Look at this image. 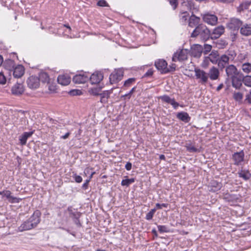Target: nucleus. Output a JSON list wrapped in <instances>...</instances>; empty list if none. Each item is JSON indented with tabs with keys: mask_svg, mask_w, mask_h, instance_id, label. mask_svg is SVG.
I'll return each instance as SVG.
<instances>
[{
	"mask_svg": "<svg viewBox=\"0 0 251 251\" xmlns=\"http://www.w3.org/2000/svg\"><path fill=\"white\" fill-rule=\"evenodd\" d=\"M210 30L203 24L197 26L191 34L192 38H199L201 41L206 42L210 39Z\"/></svg>",
	"mask_w": 251,
	"mask_h": 251,
	"instance_id": "f257e3e1",
	"label": "nucleus"
},
{
	"mask_svg": "<svg viewBox=\"0 0 251 251\" xmlns=\"http://www.w3.org/2000/svg\"><path fill=\"white\" fill-rule=\"evenodd\" d=\"M196 79L202 85H205L209 81L207 73L203 70L196 68L194 69Z\"/></svg>",
	"mask_w": 251,
	"mask_h": 251,
	"instance_id": "f03ea898",
	"label": "nucleus"
},
{
	"mask_svg": "<svg viewBox=\"0 0 251 251\" xmlns=\"http://www.w3.org/2000/svg\"><path fill=\"white\" fill-rule=\"evenodd\" d=\"M189 50L187 49H178L175 52L172 57L173 62H182L187 60Z\"/></svg>",
	"mask_w": 251,
	"mask_h": 251,
	"instance_id": "7ed1b4c3",
	"label": "nucleus"
},
{
	"mask_svg": "<svg viewBox=\"0 0 251 251\" xmlns=\"http://www.w3.org/2000/svg\"><path fill=\"white\" fill-rule=\"evenodd\" d=\"M124 74V71L123 69L119 68L115 70L110 74L109 76V82L111 84H116L121 81Z\"/></svg>",
	"mask_w": 251,
	"mask_h": 251,
	"instance_id": "20e7f679",
	"label": "nucleus"
},
{
	"mask_svg": "<svg viewBox=\"0 0 251 251\" xmlns=\"http://www.w3.org/2000/svg\"><path fill=\"white\" fill-rule=\"evenodd\" d=\"M219 53L217 51L213 50L208 56L205 57L202 63V67L206 68L208 66L209 61H210L213 64H216L220 58Z\"/></svg>",
	"mask_w": 251,
	"mask_h": 251,
	"instance_id": "39448f33",
	"label": "nucleus"
},
{
	"mask_svg": "<svg viewBox=\"0 0 251 251\" xmlns=\"http://www.w3.org/2000/svg\"><path fill=\"white\" fill-rule=\"evenodd\" d=\"M243 25V22L237 18H233L230 19L229 21L226 24V27L229 29L234 32H238L239 29L241 28Z\"/></svg>",
	"mask_w": 251,
	"mask_h": 251,
	"instance_id": "423d86ee",
	"label": "nucleus"
},
{
	"mask_svg": "<svg viewBox=\"0 0 251 251\" xmlns=\"http://www.w3.org/2000/svg\"><path fill=\"white\" fill-rule=\"evenodd\" d=\"M181 9H185L186 11H194L197 12L199 9L195 6L194 2L192 0H181Z\"/></svg>",
	"mask_w": 251,
	"mask_h": 251,
	"instance_id": "0eeeda50",
	"label": "nucleus"
},
{
	"mask_svg": "<svg viewBox=\"0 0 251 251\" xmlns=\"http://www.w3.org/2000/svg\"><path fill=\"white\" fill-rule=\"evenodd\" d=\"M226 73L227 76L229 78H233L237 75H242V73L238 70L236 66L231 64L226 66Z\"/></svg>",
	"mask_w": 251,
	"mask_h": 251,
	"instance_id": "6e6552de",
	"label": "nucleus"
},
{
	"mask_svg": "<svg viewBox=\"0 0 251 251\" xmlns=\"http://www.w3.org/2000/svg\"><path fill=\"white\" fill-rule=\"evenodd\" d=\"M202 20L204 23L211 25H215L218 23L217 17L209 13L201 14Z\"/></svg>",
	"mask_w": 251,
	"mask_h": 251,
	"instance_id": "1a4fd4ad",
	"label": "nucleus"
},
{
	"mask_svg": "<svg viewBox=\"0 0 251 251\" xmlns=\"http://www.w3.org/2000/svg\"><path fill=\"white\" fill-rule=\"evenodd\" d=\"M41 213L39 210H35L32 216L28 219L33 226L35 228L41 221Z\"/></svg>",
	"mask_w": 251,
	"mask_h": 251,
	"instance_id": "9d476101",
	"label": "nucleus"
},
{
	"mask_svg": "<svg viewBox=\"0 0 251 251\" xmlns=\"http://www.w3.org/2000/svg\"><path fill=\"white\" fill-rule=\"evenodd\" d=\"M155 66L156 68L162 74H165L166 71H168L167 67L168 63L166 60L162 59H159L155 61Z\"/></svg>",
	"mask_w": 251,
	"mask_h": 251,
	"instance_id": "9b49d317",
	"label": "nucleus"
},
{
	"mask_svg": "<svg viewBox=\"0 0 251 251\" xmlns=\"http://www.w3.org/2000/svg\"><path fill=\"white\" fill-rule=\"evenodd\" d=\"M0 195L5 197L10 203H18L22 200V199L11 196V192L9 190H4L0 192Z\"/></svg>",
	"mask_w": 251,
	"mask_h": 251,
	"instance_id": "f8f14e48",
	"label": "nucleus"
},
{
	"mask_svg": "<svg viewBox=\"0 0 251 251\" xmlns=\"http://www.w3.org/2000/svg\"><path fill=\"white\" fill-rule=\"evenodd\" d=\"M89 79V75L86 73L78 74L75 75L73 78V82L75 84L84 83Z\"/></svg>",
	"mask_w": 251,
	"mask_h": 251,
	"instance_id": "ddd939ff",
	"label": "nucleus"
},
{
	"mask_svg": "<svg viewBox=\"0 0 251 251\" xmlns=\"http://www.w3.org/2000/svg\"><path fill=\"white\" fill-rule=\"evenodd\" d=\"M103 75L101 72H95L89 76V80L92 84H96L99 83L103 79Z\"/></svg>",
	"mask_w": 251,
	"mask_h": 251,
	"instance_id": "4468645a",
	"label": "nucleus"
},
{
	"mask_svg": "<svg viewBox=\"0 0 251 251\" xmlns=\"http://www.w3.org/2000/svg\"><path fill=\"white\" fill-rule=\"evenodd\" d=\"M229 58L227 55L226 54L221 55L217 63L219 69L223 71L224 68H226V66L229 65Z\"/></svg>",
	"mask_w": 251,
	"mask_h": 251,
	"instance_id": "2eb2a0df",
	"label": "nucleus"
},
{
	"mask_svg": "<svg viewBox=\"0 0 251 251\" xmlns=\"http://www.w3.org/2000/svg\"><path fill=\"white\" fill-rule=\"evenodd\" d=\"M245 153L243 150L239 152H234L232 155V159L234 161V164L236 166L239 165L244 160Z\"/></svg>",
	"mask_w": 251,
	"mask_h": 251,
	"instance_id": "dca6fc26",
	"label": "nucleus"
},
{
	"mask_svg": "<svg viewBox=\"0 0 251 251\" xmlns=\"http://www.w3.org/2000/svg\"><path fill=\"white\" fill-rule=\"evenodd\" d=\"M194 11H192V14L189 17V18L188 21V26L191 28H193L194 27H196L199 25L200 24L201 18L199 17L196 16L194 13Z\"/></svg>",
	"mask_w": 251,
	"mask_h": 251,
	"instance_id": "f3484780",
	"label": "nucleus"
},
{
	"mask_svg": "<svg viewBox=\"0 0 251 251\" xmlns=\"http://www.w3.org/2000/svg\"><path fill=\"white\" fill-rule=\"evenodd\" d=\"M225 27L223 25H219L215 28L212 32H211L210 39L215 40L219 38L225 32Z\"/></svg>",
	"mask_w": 251,
	"mask_h": 251,
	"instance_id": "a211bd4d",
	"label": "nucleus"
},
{
	"mask_svg": "<svg viewBox=\"0 0 251 251\" xmlns=\"http://www.w3.org/2000/svg\"><path fill=\"white\" fill-rule=\"evenodd\" d=\"M243 77L244 75L242 74L241 75H237L230 78L232 87L235 88L236 89H240L242 86Z\"/></svg>",
	"mask_w": 251,
	"mask_h": 251,
	"instance_id": "6ab92c4d",
	"label": "nucleus"
},
{
	"mask_svg": "<svg viewBox=\"0 0 251 251\" xmlns=\"http://www.w3.org/2000/svg\"><path fill=\"white\" fill-rule=\"evenodd\" d=\"M208 79L211 80H215L219 79L220 76V71L216 67H212L207 73Z\"/></svg>",
	"mask_w": 251,
	"mask_h": 251,
	"instance_id": "aec40b11",
	"label": "nucleus"
},
{
	"mask_svg": "<svg viewBox=\"0 0 251 251\" xmlns=\"http://www.w3.org/2000/svg\"><path fill=\"white\" fill-rule=\"evenodd\" d=\"M27 84L29 88L36 89L39 86V79L35 76H30L27 80Z\"/></svg>",
	"mask_w": 251,
	"mask_h": 251,
	"instance_id": "412c9836",
	"label": "nucleus"
},
{
	"mask_svg": "<svg viewBox=\"0 0 251 251\" xmlns=\"http://www.w3.org/2000/svg\"><path fill=\"white\" fill-rule=\"evenodd\" d=\"M11 72L13 73L14 77L20 78L25 73V68L23 65H18L17 66H15Z\"/></svg>",
	"mask_w": 251,
	"mask_h": 251,
	"instance_id": "4be33fe9",
	"label": "nucleus"
},
{
	"mask_svg": "<svg viewBox=\"0 0 251 251\" xmlns=\"http://www.w3.org/2000/svg\"><path fill=\"white\" fill-rule=\"evenodd\" d=\"M71 78L67 74L59 75L57 77L58 83L62 85L66 86L71 82Z\"/></svg>",
	"mask_w": 251,
	"mask_h": 251,
	"instance_id": "5701e85b",
	"label": "nucleus"
},
{
	"mask_svg": "<svg viewBox=\"0 0 251 251\" xmlns=\"http://www.w3.org/2000/svg\"><path fill=\"white\" fill-rule=\"evenodd\" d=\"M11 91L12 93L14 95H20L24 91V86L22 83H17L12 87Z\"/></svg>",
	"mask_w": 251,
	"mask_h": 251,
	"instance_id": "b1692460",
	"label": "nucleus"
},
{
	"mask_svg": "<svg viewBox=\"0 0 251 251\" xmlns=\"http://www.w3.org/2000/svg\"><path fill=\"white\" fill-rule=\"evenodd\" d=\"M112 90L113 89H111L110 90L104 91L100 93L99 96H100V101L101 103H106L108 102V99L112 92Z\"/></svg>",
	"mask_w": 251,
	"mask_h": 251,
	"instance_id": "393cba45",
	"label": "nucleus"
},
{
	"mask_svg": "<svg viewBox=\"0 0 251 251\" xmlns=\"http://www.w3.org/2000/svg\"><path fill=\"white\" fill-rule=\"evenodd\" d=\"M240 33L245 36L251 35V24H245L242 25L240 30Z\"/></svg>",
	"mask_w": 251,
	"mask_h": 251,
	"instance_id": "a878e982",
	"label": "nucleus"
},
{
	"mask_svg": "<svg viewBox=\"0 0 251 251\" xmlns=\"http://www.w3.org/2000/svg\"><path fill=\"white\" fill-rule=\"evenodd\" d=\"M189 16L188 12L185 9H181L179 14V21L183 24H186Z\"/></svg>",
	"mask_w": 251,
	"mask_h": 251,
	"instance_id": "bb28decb",
	"label": "nucleus"
},
{
	"mask_svg": "<svg viewBox=\"0 0 251 251\" xmlns=\"http://www.w3.org/2000/svg\"><path fill=\"white\" fill-rule=\"evenodd\" d=\"M176 118L185 123H188L191 120L189 114L185 112H178L176 115Z\"/></svg>",
	"mask_w": 251,
	"mask_h": 251,
	"instance_id": "cd10ccee",
	"label": "nucleus"
},
{
	"mask_svg": "<svg viewBox=\"0 0 251 251\" xmlns=\"http://www.w3.org/2000/svg\"><path fill=\"white\" fill-rule=\"evenodd\" d=\"M33 134V131L25 132L20 136L19 140L21 145H25L26 143L27 139L31 136Z\"/></svg>",
	"mask_w": 251,
	"mask_h": 251,
	"instance_id": "c85d7f7f",
	"label": "nucleus"
},
{
	"mask_svg": "<svg viewBox=\"0 0 251 251\" xmlns=\"http://www.w3.org/2000/svg\"><path fill=\"white\" fill-rule=\"evenodd\" d=\"M3 67L4 68L10 72L13 70L15 67V63L14 61L12 59H6L3 61Z\"/></svg>",
	"mask_w": 251,
	"mask_h": 251,
	"instance_id": "c756f323",
	"label": "nucleus"
},
{
	"mask_svg": "<svg viewBox=\"0 0 251 251\" xmlns=\"http://www.w3.org/2000/svg\"><path fill=\"white\" fill-rule=\"evenodd\" d=\"M34 227L31 225V224L29 222V220H27L26 221L24 222L19 227L18 229L20 231H24L25 230H30L31 229L34 228Z\"/></svg>",
	"mask_w": 251,
	"mask_h": 251,
	"instance_id": "7c9ffc66",
	"label": "nucleus"
},
{
	"mask_svg": "<svg viewBox=\"0 0 251 251\" xmlns=\"http://www.w3.org/2000/svg\"><path fill=\"white\" fill-rule=\"evenodd\" d=\"M239 177L242 178L244 180L247 181L251 178V173L249 170H241L238 172Z\"/></svg>",
	"mask_w": 251,
	"mask_h": 251,
	"instance_id": "2f4dec72",
	"label": "nucleus"
},
{
	"mask_svg": "<svg viewBox=\"0 0 251 251\" xmlns=\"http://www.w3.org/2000/svg\"><path fill=\"white\" fill-rule=\"evenodd\" d=\"M211 189H209L210 191L214 192H217L220 190L222 187V184L220 182L217 181L216 180H212L211 183Z\"/></svg>",
	"mask_w": 251,
	"mask_h": 251,
	"instance_id": "473e14b6",
	"label": "nucleus"
},
{
	"mask_svg": "<svg viewBox=\"0 0 251 251\" xmlns=\"http://www.w3.org/2000/svg\"><path fill=\"white\" fill-rule=\"evenodd\" d=\"M136 80V78L135 77L129 78L124 82V84L122 87L124 90L127 89L129 87H131L134 84Z\"/></svg>",
	"mask_w": 251,
	"mask_h": 251,
	"instance_id": "72a5a7b5",
	"label": "nucleus"
},
{
	"mask_svg": "<svg viewBox=\"0 0 251 251\" xmlns=\"http://www.w3.org/2000/svg\"><path fill=\"white\" fill-rule=\"evenodd\" d=\"M202 53V48L200 45H197L193 48L192 55L195 57H200Z\"/></svg>",
	"mask_w": 251,
	"mask_h": 251,
	"instance_id": "f704fd0d",
	"label": "nucleus"
},
{
	"mask_svg": "<svg viewBox=\"0 0 251 251\" xmlns=\"http://www.w3.org/2000/svg\"><path fill=\"white\" fill-rule=\"evenodd\" d=\"M185 147L186 148L187 151L190 152H200V150L195 148L193 145L192 143H191L190 141L185 144Z\"/></svg>",
	"mask_w": 251,
	"mask_h": 251,
	"instance_id": "c9c22d12",
	"label": "nucleus"
},
{
	"mask_svg": "<svg viewBox=\"0 0 251 251\" xmlns=\"http://www.w3.org/2000/svg\"><path fill=\"white\" fill-rule=\"evenodd\" d=\"M251 4V1H246L245 2L242 3L237 7V11L239 12H241L242 11L248 9Z\"/></svg>",
	"mask_w": 251,
	"mask_h": 251,
	"instance_id": "e433bc0d",
	"label": "nucleus"
},
{
	"mask_svg": "<svg viewBox=\"0 0 251 251\" xmlns=\"http://www.w3.org/2000/svg\"><path fill=\"white\" fill-rule=\"evenodd\" d=\"M241 69L243 72L246 74H250L251 73V63L249 62L244 63L242 64Z\"/></svg>",
	"mask_w": 251,
	"mask_h": 251,
	"instance_id": "4c0bfd02",
	"label": "nucleus"
},
{
	"mask_svg": "<svg viewBox=\"0 0 251 251\" xmlns=\"http://www.w3.org/2000/svg\"><path fill=\"white\" fill-rule=\"evenodd\" d=\"M233 98L235 101L240 102L243 98V93L240 92L235 91L233 93Z\"/></svg>",
	"mask_w": 251,
	"mask_h": 251,
	"instance_id": "58836bf2",
	"label": "nucleus"
},
{
	"mask_svg": "<svg viewBox=\"0 0 251 251\" xmlns=\"http://www.w3.org/2000/svg\"><path fill=\"white\" fill-rule=\"evenodd\" d=\"M38 79H39V81H41L44 83H48L49 81V76L47 73L43 72L40 74Z\"/></svg>",
	"mask_w": 251,
	"mask_h": 251,
	"instance_id": "ea45409f",
	"label": "nucleus"
},
{
	"mask_svg": "<svg viewBox=\"0 0 251 251\" xmlns=\"http://www.w3.org/2000/svg\"><path fill=\"white\" fill-rule=\"evenodd\" d=\"M136 86L133 87L129 92L124 95H122L121 97V99L123 100H126V99L129 100L131 98V95L134 93L136 91Z\"/></svg>",
	"mask_w": 251,
	"mask_h": 251,
	"instance_id": "a19ab883",
	"label": "nucleus"
},
{
	"mask_svg": "<svg viewBox=\"0 0 251 251\" xmlns=\"http://www.w3.org/2000/svg\"><path fill=\"white\" fill-rule=\"evenodd\" d=\"M243 83L246 86L251 87V75L244 76Z\"/></svg>",
	"mask_w": 251,
	"mask_h": 251,
	"instance_id": "79ce46f5",
	"label": "nucleus"
},
{
	"mask_svg": "<svg viewBox=\"0 0 251 251\" xmlns=\"http://www.w3.org/2000/svg\"><path fill=\"white\" fill-rule=\"evenodd\" d=\"M158 99L161 100L163 102L169 104L171 103L173 100V99H171L169 96L167 95L159 96Z\"/></svg>",
	"mask_w": 251,
	"mask_h": 251,
	"instance_id": "37998d69",
	"label": "nucleus"
},
{
	"mask_svg": "<svg viewBox=\"0 0 251 251\" xmlns=\"http://www.w3.org/2000/svg\"><path fill=\"white\" fill-rule=\"evenodd\" d=\"M135 181V179L133 178H131L130 179H123L121 182V185L122 186H126L127 187L129 186L130 184L133 183Z\"/></svg>",
	"mask_w": 251,
	"mask_h": 251,
	"instance_id": "c03bdc74",
	"label": "nucleus"
},
{
	"mask_svg": "<svg viewBox=\"0 0 251 251\" xmlns=\"http://www.w3.org/2000/svg\"><path fill=\"white\" fill-rule=\"evenodd\" d=\"M227 45V42L224 39L219 40L217 42V46L219 48L221 49L225 48Z\"/></svg>",
	"mask_w": 251,
	"mask_h": 251,
	"instance_id": "a18cd8bd",
	"label": "nucleus"
},
{
	"mask_svg": "<svg viewBox=\"0 0 251 251\" xmlns=\"http://www.w3.org/2000/svg\"><path fill=\"white\" fill-rule=\"evenodd\" d=\"M157 228L160 233L168 232L169 231V229L166 226L159 225L157 226Z\"/></svg>",
	"mask_w": 251,
	"mask_h": 251,
	"instance_id": "49530a36",
	"label": "nucleus"
},
{
	"mask_svg": "<svg viewBox=\"0 0 251 251\" xmlns=\"http://www.w3.org/2000/svg\"><path fill=\"white\" fill-rule=\"evenodd\" d=\"M156 211V209L153 208L151 209V210L149 212L146 216V219L147 220H151L152 219L153 216L155 212Z\"/></svg>",
	"mask_w": 251,
	"mask_h": 251,
	"instance_id": "de8ad7c7",
	"label": "nucleus"
},
{
	"mask_svg": "<svg viewBox=\"0 0 251 251\" xmlns=\"http://www.w3.org/2000/svg\"><path fill=\"white\" fill-rule=\"evenodd\" d=\"M212 49V46L209 44H204L203 49H202V52L204 54H207L211 51Z\"/></svg>",
	"mask_w": 251,
	"mask_h": 251,
	"instance_id": "09e8293b",
	"label": "nucleus"
},
{
	"mask_svg": "<svg viewBox=\"0 0 251 251\" xmlns=\"http://www.w3.org/2000/svg\"><path fill=\"white\" fill-rule=\"evenodd\" d=\"M176 65L175 63H172L168 67H167V69L168 71H166V74H168L169 73L173 72L176 71Z\"/></svg>",
	"mask_w": 251,
	"mask_h": 251,
	"instance_id": "8fccbe9b",
	"label": "nucleus"
},
{
	"mask_svg": "<svg viewBox=\"0 0 251 251\" xmlns=\"http://www.w3.org/2000/svg\"><path fill=\"white\" fill-rule=\"evenodd\" d=\"M69 94L71 96H79L81 95L82 92L80 90H71L69 92Z\"/></svg>",
	"mask_w": 251,
	"mask_h": 251,
	"instance_id": "3c124183",
	"label": "nucleus"
},
{
	"mask_svg": "<svg viewBox=\"0 0 251 251\" xmlns=\"http://www.w3.org/2000/svg\"><path fill=\"white\" fill-rule=\"evenodd\" d=\"M73 177L75 179V181L77 183H80L82 181V177L77 175L76 173H73Z\"/></svg>",
	"mask_w": 251,
	"mask_h": 251,
	"instance_id": "603ef678",
	"label": "nucleus"
},
{
	"mask_svg": "<svg viewBox=\"0 0 251 251\" xmlns=\"http://www.w3.org/2000/svg\"><path fill=\"white\" fill-rule=\"evenodd\" d=\"M174 10L176 9L178 5L177 0H168Z\"/></svg>",
	"mask_w": 251,
	"mask_h": 251,
	"instance_id": "864d4df0",
	"label": "nucleus"
},
{
	"mask_svg": "<svg viewBox=\"0 0 251 251\" xmlns=\"http://www.w3.org/2000/svg\"><path fill=\"white\" fill-rule=\"evenodd\" d=\"M244 102L251 104V90L250 91L249 93L246 95V98L244 100Z\"/></svg>",
	"mask_w": 251,
	"mask_h": 251,
	"instance_id": "5fc2aeb1",
	"label": "nucleus"
},
{
	"mask_svg": "<svg viewBox=\"0 0 251 251\" xmlns=\"http://www.w3.org/2000/svg\"><path fill=\"white\" fill-rule=\"evenodd\" d=\"M97 5L101 7H108L109 6L108 4L105 0H100L97 2Z\"/></svg>",
	"mask_w": 251,
	"mask_h": 251,
	"instance_id": "6e6d98bb",
	"label": "nucleus"
},
{
	"mask_svg": "<svg viewBox=\"0 0 251 251\" xmlns=\"http://www.w3.org/2000/svg\"><path fill=\"white\" fill-rule=\"evenodd\" d=\"M6 82V79L2 73H0V84H4Z\"/></svg>",
	"mask_w": 251,
	"mask_h": 251,
	"instance_id": "4d7b16f0",
	"label": "nucleus"
},
{
	"mask_svg": "<svg viewBox=\"0 0 251 251\" xmlns=\"http://www.w3.org/2000/svg\"><path fill=\"white\" fill-rule=\"evenodd\" d=\"M153 73V71L152 69H150L144 75L143 77H150L152 76Z\"/></svg>",
	"mask_w": 251,
	"mask_h": 251,
	"instance_id": "13d9d810",
	"label": "nucleus"
},
{
	"mask_svg": "<svg viewBox=\"0 0 251 251\" xmlns=\"http://www.w3.org/2000/svg\"><path fill=\"white\" fill-rule=\"evenodd\" d=\"M71 216L74 220L77 218H79L80 217V214L78 212H73L72 210H71Z\"/></svg>",
	"mask_w": 251,
	"mask_h": 251,
	"instance_id": "bf43d9fd",
	"label": "nucleus"
},
{
	"mask_svg": "<svg viewBox=\"0 0 251 251\" xmlns=\"http://www.w3.org/2000/svg\"><path fill=\"white\" fill-rule=\"evenodd\" d=\"M170 104L175 109H176L179 106V104L174 99H173V100Z\"/></svg>",
	"mask_w": 251,
	"mask_h": 251,
	"instance_id": "052dcab7",
	"label": "nucleus"
},
{
	"mask_svg": "<svg viewBox=\"0 0 251 251\" xmlns=\"http://www.w3.org/2000/svg\"><path fill=\"white\" fill-rule=\"evenodd\" d=\"M90 181V179H86L85 181V182L83 184V185L82 186V188L84 190L87 189L88 188V184H89V183Z\"/></svg>",
	"mask_w": 251,
	"mask_h": 251,
	"instance_id": "680f3d73",
	"label": "nucleus"
},
{
	"mask_svg": "<svg viewBox=\"0 0 251 251\" xmlns=\"http://www.w3.org/2000/svg\"><path fill=\"white\" fill-rule=\"evenodd\" d=\"M125 168L127 171H130L132 168V164L131 163L128 162L125 165Z\"/></svg>",
	"mask_w": 251,
	"mask_h": 251,
	"instance_id": "e2e57ef3",
	"label": "nucleus"
},
{
	"mask_svg": "<svg viewBox=\"0 0 251 251\" xmlns=\"http://www.w3.org/2000/svg\"><path fill=\"white\" fill-rule=\"evenodd\" d=\"M71 133L70 132H67L65 135L60 136V139H66L69 137Z\"/></svg>",
	"mask_w": 251,
	"mask_h": 251,
	"instance_id": "0e129e2a",
	"label": "nucleus"
},
{
	"mask_svg": "<svg viewBox=\"0 0 251 251\" xmlns=\"http://www.w3.org/2000/svg\"><path fill=\"white\" fill-rule=\"evenodd\" d=\"M74 222L77 226H81V224L79 220V218L74 219Z\"/></svg>",
	"mask_w": 251,
	"mask_h": 251,
	"instance_id": "69168bd1",
	"label": "nucleus"
},
{
	"mask_svg": "<svg viewBox=\"0 0 251 251\" xmlns=\"http://www.w3.org/2000/svg\"><path fill=\"white\" fill-rule=\"evenodd\" d=\"M246 55H243L242 54H240L238 55V58L240 61H242L243 59L245 58Z\"/></svg>",
	"mask_w": 251,
	"mask_h": 251,
	"instance_id": "338daca9",
	"label": "nucleus"
},
{
	"mask_svg": "<svg viewBox=\"0 0 251 251\" xmlns=\"http://www.w3.org/2000/svg\"><path fill=\"white\" fill-rule=\"evenodd\" d=\"M224 87L223 83H221L219 85V86L216 88V91L219 92Z\"/></svg>",
	"mask_w": 251,
	"mask_h": 251,
	"instance_id": "774afa93",
	"label": "nucleus"
}]
</instances>
